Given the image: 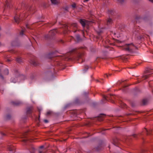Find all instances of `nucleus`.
Masks as SVG:
<instances>
[{
  "label": "nucleus",
  "instance_id": "4d7b16f0",
  "mask_svg": "<svg viewBox=\"0 0 153 153\" xmlns=\"http://www.w3.org/2000/svg\"><path fill=\"white\" fill-rule=\"evenodd\" d=\"M39 153H43V152L42 151H39Z\"/></svg>",
  "mask_w": 153,
  "mask_h": 153
},
{
  "label": "nucleus",
  "instance_id": "5fc2aeb1",
  "mask_svg": "<svg viewBox=\"0 0 153 153\" xmlns=\"http://www.w3.org/2000/svg\"><path fill=\"white\" fill-rule=\"evenodd\" d=\"M61 42H62V43H63L64 42V41L63 40H61Z\"/></svg>",
  "mask_w": 153,
  "mask_h": 153
},
{
  "label": "nucleus",
  "instance_id": "338daca9",
  "mask_svg": "<svg viewBox=\"0 0 153 153\" xmlns=\"http://www.w3.org/2000/svg\"><path fill=\"white\" fill-rule=\"evenodd\" d=\"M49 58H51V57H49Z\"/></svg>",
  "mask_w": 153,
  "mask_h": 153
},
{
  "label": "nucleus",
  "instance_id": "8fccbe9b",
  "mask_svg": "<svg viewBox=\"0 0 153 153\" xmlns=\"http://www.w3.org/2000/svg\"><path fill=\"white\" fill-rule=\"evenodd\" d=\"M26 27H27V28H30L29 27L28 25H26Z\"/></svg>",
  "mask_w": 153,
  "mask_h": 153
},
{
  "label": "nucleus",
  "instance_id": "9b49d317",
  "mask_svg": "<svg viewBox=\"0 0 153 153\" xmlns=\"http://www.w3.org/2000/svg\"><path fill=\"white\" fill-rule=\"evenodd\" d=\"M80 23L81 24L83 27H85L86 25V20L84 19H80L79 21Z\"/></svg>",
  "mask_w": 153,
  "mask_h": 153
},
{
  "label": "nucleus",
  "instance_id": "4c0bfd02",
  "mask_svg": "<svg viewBox=\"0 0 153 153\" xmlns=\"http://www.w3.org/2000/svg\"><path fill=\"white\" fill-rule=\"evenodd\" d=\"M0 77L2 79H4V77L0 73Z\"/></svg>",
  "mask_w": 153,
  "mask_h": 153
},
{
  "label": "nucleus",
  "instance_id": "c756f323",
  "mask_svg": "<svg viewBox=\"0 0 153 153\" xmlns=\"http://www.w3.org/2000/svg\"><path fill=\"white\" fill-rule=\"evenodd\" d=\"M103 29H100L99 30H98L97 31V32L99 34H100L101 33H102L103 31Z\"/></svg>",
  "mask_w": 153,
  "mask_h": 153
},
{
  "label": "nucleus",
  "instance_id": "20e7f679",
  "mask_svg": "<svg viewBox=\"0 0 153 153\" xmlns=\"http://www.w3.org/2000/svg\"><path fill=\"white\" fill-rule=\"evenodd\" d=\"M57 32L56 29L51 30L49 32L48 34L45 36V38L46 39H50L54 36Z\"/></svg>",
  "mask_w": 153,
  "mask_h": 153
},
{
  "label": "nucleus",
  "instance_id": "bb28decb",
  "mask_svg": "<svg viewBox=\"0 0 153 153\" xmlns=\"http://www.w3.org/2000/svg\"><path fill=\"white\" fill-rule=\"evenodd\" d=\"M35 77V76L34 74H32L31 75L30 77V79L31 80H32Z\"/></svg>",
  "mask_w": 153,
  "mask_h": 153
},
{
  "label": "nucleus",
  "instance_id": "473e14b6",
  "mask_svg": "<svg viewBox=\"0 0 153 153\" xmlns=\"http://www.w3.org/2000/svg\"><path fill=\"white\" fill-rule=\"evenodd\" d=\"M11 117L10 115V114H7L6 116V118L7 119H9Z\"/></svg>",
  "mask_w": 153,
  "mask_h": 153
},
{
  "label": "nucleus",
  "instance_id": "e2e57ef3",
  "mask_svg": "<svg viewBox=\"0 0 153 153\" xmlns=\"http://www.w3.org/2000/svg\"><path fill=\"white\" fill-rule=\"evenodd\" d=\"M71 37L72 38V39H73L74 38L73 36H71Z\"/></svg>",
  "mask_w": 153,
  "mask_h": 153
},
{
  "label": "nucleus",
  "instance_id": "423d86ee",
  "mask_svg": "<svg viewBox=\"0 0 153 153\" xmlns=\"http://www.w3.org/2000/svg\"><path fill=\"white\" fill-rule=\"evenodd\" d=\"M23 17V16H22L21 18ZM14 20L15 22L17 24H19L20 22L22 20V19L20 18V16H19L17 14H16L14 17Z\"/></svg>",
  "mask_w": 153,
  "mask_h": 153
},
{
  "label": "nucleus",
  "instance_id": "ea45409f",
  "mask_svg": "<svg viewBox=\"0 0 153 153\" xmlns=\"http://www.w3.org/2000/svg\"><path fill=\"white\" fill-rule=\"evenodd\" d=\"M145 130L147 132V134H148L149 133H150V131L148 132L146 129H145Z\"/></svg>",
  "mask_w": 153,
  "mask_h": 153
},
{
  "label": "nucleus",
  "instance_id": "3c124183",
  "mask_svg": "<svg viewBox=\"0 0 153 153\" xmlns=\"http://www.w3.org/2000/svg\"><path fill=\"white\" fill-rule=\"evenodd\" d=\"M97 81L98 82H101V83H102V81H101V80H97Z\"/></svg>",
  "mask_w": 153,
  "mask_h": 153
},
{
  "label": "nucleus",
  "instance_id": "6ab92c4d",
  "mask_svg": "<svg viewBox=\"0 0 153 153\" xmlns=\"http://www.w3.org/2000/svg\"><path fill=\"white\" fill-rule=\"evenodd\" d=\"M94 23V22L92 21H89V20H87V25H91V24L92 23ZM88 29V27L87 26V30Z\"/></svg>",
  "mask_w": 153,
  "mask_h": 153
},
{
  "label": "nucleus",
  "instance_id": "c85d7f7f",
  "mask_svg": "<svg viewBox=\"0 0 153 153\" xmlns=\"http://www.w3.org/2000/svg\"><path fill=\"white\" fill-rule=\"evenodd\" d=\"M147 102V100L146 99H143L142 101V102L143 105H145L146 104Z\"/></svg>",
  "mask_w": 153,
  "mask_h": 153
},
{
  "label": "nucleus",
  "instance_id": "4468645a",
  "mask_svg": "<svg viewBox=\"0 0 153 153\" xmlns=\"http://www.w3.org/2000/svg\"><path fill=\"white\" fill-rule=\"evenodd\" d=\"M13 105H19L22 104V102L19 101H13L12 102Z\"/></svg>",
  "mask_w": 153,
  "mask_h": 153
},
{
  "label": "nucleus",
  "instance_id": "1a4fd4ad",
  "mask_svg": "<svg viewBox=\"0 0 153 153\" xmlns=\"http://www.w3.org/2000/svg\"><path fill=\"white\" fill-rule=\"evenodd\" d=\"M5 8H4V10L6 9V7L7 8H10L11 7L10 4V0H6L5 3L4 4Z\"/></svg>",
  "mask_w": 153,
  "mask_h": 153
},
{
  "label": "nucleus",
  "instance_id": "cd10ccee",
  "mask_svg": "<svg viewBox=\"0 0 153 153\" xmlns=\"http://www.w3.org/2000/svg\"><path fill=\"white\" fill-rule=\"evenodd\" d=\"M108 12L109 14H110L111 15H113V14H114V11L112 10H108Z\"/></svg>",
  "mask_w": 153,
  "mask_h": 153
},
{
  "label": "nucleus",
  "instance_id": "a211bd4d",
  "mask_svg": "<svg viewBox=\"0 0 153 153\" xmlns=\"http://www.w3.org/2000/svg\"><path fill=\"white\" fill-rule=\"evenodd\" d=\"M51 2L52 4H56L59 3V0H51Z\"/></svg>",
  "mask_w": 153,
  "mask_h": 153
},
{
  "label": "nucleus",
  "instance_id": "13d9d810",
  "mask_svg": "<svg viewBox=\"0 0 153 153\" xmlns=\"http://www.w3.org/2000/svg\"><path fill=\"white\" fill-rule=\"evenodd\" d=\"M133 136H134V137H135V136H136V135L135 134H134V135H133Z\"/></svg>",
  "mask_w": 153,
  "mask_h": 153
},
{
  "label": "nucleus",
  "instance_id": "bf43d9fd",
  "mask_svg": "<svg viewBox=\"0 0 153 153\" xmlns=\"http://www.w3.org/2000/svg\"><path fill=\"white\" fill-rule=\"evenodd\" d=\"M27 16V14H26V15H25H25H24V16H25L26 17V16Z\"/></svg>",
  "mask_w": 153,
  "mask_h": 153
},
{
  "label": "nucleus",
  "instance_id": "0eeeda50",
  "mask_svg": "<svg viewBox=\"0 0 153 153\" xmlns=\"http://www.w3.org/2000/svg\"><path fill=\"white\" fill-rule=\"evenodd\" d=\"M71 29H73V31L74 33H75L77 31L78 28L77 27V25L76 23H74L71 24V27H70Z\"/></svg>",
  "mask_w": 153,
  "mask_h": 153
},
{
  "label": "nucleus",
  "instance_id": "79ce46f5",
  "mask_svg": "<svg viewBox=\"0 0 153 153\" xmlns=\"http://www.w3.org/2000/svg\"><path fill=\"white\" fill-rule=\"evenodd\" d=\"M109 129H104L102 128L101 129V130L102 131H104L105 130H109Z\"/></svg>",
  "mask_w": 153,
  "mask_h": 153
},
{
  "label": "nucleus",
  "instance_id": "dca6fc26",
  "mask_svg": "<svg viewBox=\"0 0 153 153\" xmlns=\"http://www.w3.org/2000/svg\"><path fill=\"white\" fill-rule=\"evenodd\" d=\"M32 108H27V113L28 115L30 114L32 112Z\"/></svg>",
  "mask_w": 153,
  "mask_h": 153
},
{
  "label": "nucleus",
  "instance_id": "f03ea898",
  "mask_svg": "<svg viewBox=\"0 0 153 153\" xmlns=\"http://www.w3.org/2000/svg\"><path fill=\"white\" fill-rule=\"evenodd\" d=\"M139 27L138 26H135L134 27L132 32L133 35L135 37H137L138 39L140 40L143 38V36L140 34L139 32Z\"/></svg>",
  "mask_w": 153,
  "mask_h": 153
},
{
  "label": "nucleus",
  "instance_id": "6e6d98bb",
  "mask_svg": "<svg viewBox=\"0 0 153 153\" xmlns=\"http://www.w3.org/2000/svg\"><path fill=\"white\" fill-rule=\"evenodd\" d=\"M43 146H42L40 147V148H43Z\"/></svg>",
  "mask_w": 153,
  "mask_h": 153
},
{
  "label": "nucleus",
  "instance_id": "864d4df0",
  "mask_svg": "<svg viewBox=\"0 0 153 153\" xmlns=\"http://www.w3.org/2000/svg\"><path fill=\"white\" fill-rule=\"evenodd\" d=\"M149 0L153 3V0Z\"/></svg>",
  "mask_w": 153,
  "mask_h": 153
},
{
  "label": "nucleus",
  "instance_id": "f704fd0d",
  "mask_svg": "<svg viewBox=\"0 0 153 153\" xmlns=\"http://www.w3.org/2000/svg\"><path fill=\"white\" fill-rule=\"evenodd\" d=\"M52 113V112L51 111H48L46 113V115H50Z\"/></svg>",
  "mask_w": 153,
  "mask_h": 153
},
{
  "label": "nucleus",
  "instance_id": "49530a36",
  "mask_svg": "<svg viewBox=\"0 0 153 153\" xmlns=\"http://www.w3.org/2000/svg\"><path fill=\"white\" fill-rule=\"evenodd\" d=\"M22 138H25L26 137V135L25 134H24L23 136L21 137Z\"/></svg>",
  "mask_w": 153,
  "mask_h": 153
},
{
  "label": "nucleus",
  "instance_id": "f8f14e48",
  "mask_svg": "<svg viewBox=\"0 0 153 153\" xmlns=\"http://www.w3.org/2000/svg\"><path fill=\"white\" fill-rule=\"evenodd\" d=\"M112 97H113V96L111 94H110L108 96H104L103 97L104 99L105 100H107L108 99L109 100H111L112 99Z\"/></svg>",
  "mask_w": 153,
  "mask_h": 153
},
{
  "label": "nucleus",
  "instance_id": "b1692460",
  "mask_svg": "<svg viewBox=\"0 0 153 153\" xmlns=\"http://www.w3.org/2000/svg\"><path fill=\"white\" fill-rule=\"evenodd\" d=\"M16 61L17 62L19 63H20L22 62V60L21 58L19 57H18L16 59Z\"/></svg>",
  "mask_w": 153,
  "mask_h": 153
},
{
  "label": "nucleus",
  "instance_id": "412c9836",
  "mask_svg": "<svg viewBox=\"0 0 153 153\" xmlns=\"http://www.w3.org/2000/svg\"><path fill=\"white\" fill-rule=\"evenodd\" d=\"M17 80V79L16 78H12L10 79V81L11 82H13L14 83H16Z\"/></svg>",
  "mask_w": 153,
  "mask_h": 153
},
{
  "label": "nucleus",
  "instance_id": "7c9ffc66",
  "mask_svg": "<svg viewBox=\"0 0 153 153\" xmlns=\"http://www.w3.org/2000/svg\"><path fill=\"white\" fill-rule=\"evenodd\" d=\"M117 143V140L115 139L114 140L113 144L114 145L116 146Z\"/></svg>",
  "mask_w": 153,
  "mask_h": 153
},
{
  "label": "nucleus",
  "instance_id": "774afa93",
  "mask_svg": "<svg viewBox=\"0 0 153 153\" xmlns=\"http://www.w3.org/2000/svg\"><path fill=\"white\" fill-rule=\"evenodd\" d=\"M102 134H104V133L103 132H102Z\"/></svg>",
  "mask_w": 153,
  "mask_h": 153
},
{
  "label": "nucleus",
  "instance_id": "2f4dec72",
  "mask_svg": "<svg viewBox=\"0 0 153 153\" xmlns=\"http://www.w3.org/2000/svg\"><path fill=\"white\" fill-rule=\"evenodd\" d=\"M125 0H118V2L121 4H122L124 2Z\"/></svg>",
  "mask_w": 153,
  "mask_h": 153
},
{
  "label": "nucleus",
  "instance_id": "6e6552de",
  "mask_svg": "<svg viewBox=\"0 0 153 153\" xmlns=\"http://www.w3.org/2000/svg\"><path fill=\"white\" fill-rule=\"evenodd\" d=\"M68 26L66 24H62L61 25V28H62L63 29L64 33H67L68 30Z\"/></svg>",
  "mask_w": 153,
  "mask_h": 153
},
{
  "label": "nucleus",
  "instance_id": "f3484780",
  "mask_svg": "<svg viewBox=\"0 0 153 153\" xmlns=\"http://www.w3.org/2000/svg\"><path fill=\"white\" fill-rule=\"evenodd\" d=\"M76 40L78 42H79L81 40V39L80 38V36L79 35H77L76 36Z\"/></svg>",
  "mask_w": 153,
  "mask_h": 153
},
{
  "label": "nucleus",
  "instance_id": "5701e85b",
  "mask_svg": "<svg viewBox=\"0 0 153 153\" xmlns=\"http://www.w3.org/2000/svg\"><path fill=\"white\" fill-rule=\"evenodd\" d=\"M95 120L96 121H100L102 120V118L100 117H96L95 118Z\"/></svg>",
  "mask_w": 153,
  "mask_h": 153
},
{
  "label": "nucleus",
  "instance_id": "a878e982",
  "mask_svg": "<svg viewBox=\"0 0 153 153\" xmlns=\"http://www.w3.org/2000/svg\"><path fill=\"white\" fill-rule=\"evenodd\" d=\"M55 23H48V27H51L53 25L55 24Z\"/></svg>",
  "mask_w": 153,
  "mask_h": 153
},
{
  "label": "nucleus",
  "instance_id": "aec40b11",
  "mask_svg": "<svg viewBox=\"0 0 153 153\" xmlns=\"http://www.w3.org/2000/svg\"><path fill=\"white\" fill-rule=\"evenodd\" d=\"M112 22V19L109 18V19L107 21V25H109L110 24H111Z\"/></svg>",
  "mask_w": 153,
  "mask_h": 153
},
{
  "label": "nucleus",
  "instance_id": "58836bf2",
  "mask_svg": "<svg viewBox=\"0 0 153 153\" xmlns=\"http://www.w3.org/2000/svg\"><path fill=\"white\" fill-rule=\"evenodd\" d=\"M27 141V139H23L22 140V141L24 142H26Z\"/></svg>",
  "mask_w": 153,
  "mask_h": 153
},
{
  "label": "nucleus",
  "instance_id": "e433bc0d",
  "mask_svg": "<svg viewBox=\"0 0 153 153\" xmlns=\"http://www.w3.org/2000/svg\"><path fill=\"white\" fill-rule=\"evenodd\" d=\"M82 33V34L83 36L84 37H85V34H84V32L83 30H81V31Z\"/></svg>",
  "mask_w": 153,
  "mask_h": 153
},
{
  "label": "nucleus",
  "instance_id": "0e129e2a",
  "mask_svg": "<svg viewBox=\"0 0 153 153\" xmlns=\"http://www.w3.org/2000/svg\"><path fill=\"white\" fill-rule=\"evenodd\" d=\"M88 68L87 67V68H86L87 70V69Z\"/></svg>",
  "mask_w": 153,
  "mask_h": 153
},
{
  "label": "nucleus",
  "instance_id": "4be33fe9",
  "mask_svg": "<svg viewBox=\"0 0 153 153\" xmlns=\"http://www.w3.org/2000/svg\"><path fill=\"white\" fill-rule=\"evenodd\" d=\"M4 75H8L9 73L8 70L7 69H5L4 70Z\"/></svg>",
  "mask_w": 153,
  "mask_h": 153
},
{
  "label": "nucleus",
  "instance_id": "7ed1b4c3",
  "mask_svg": "<svg viewBox=\"0 0 153 153\" xmlns=\"http://www.w3.org/2000/svg\"><path fill=\"white\" fill-rule=\"evenodd\" d=\"M135 47L132 43H131L126 44L123 46V48L126 51L131 52L132 50L134 49Z\"/></svg>",
  "mask_w": 153,
  "mask_h": 153
},
{
  "label": "nucleus",
  "instance_id": "09e8293b",
  "mask_svg": "<svg viewBox=\"0 0 153 153\" xmlns=\"http://www.w3.org/2000/svg\"><path fill=\"white\" fill-rule=\"evenodd\" d=\"M1 134L3 135H4V136L5 135V134L4 133H1Z\"/></svg>",
  "mask_w": 153,
  "mask_h": 153
},
{
  "label": "nucleus",
  "instance_id": "c03bdc74",
  "mask_svg": "<svg viewBox=\"0 0 153 153\" xmlns=\"http://www.w3.org/2000/svg\"><path fill=\"white\" fill-rule=\"evenodd\" d=\"M21 77H23L24 78H25L26 77L24 75H22L21 76Z\"/></svg>",
  "mask_w": 153,
  "mask_h": 153
},
{
  "label": "nucleus",
  "instance_id": "603ef678",
  "mask_svg": "<svg viewBox=\"0 0 153 153\" xmlns=\"http://www.w3.org/2000/svg\"><path fill=\"white\" fill-rule=\"evenodd\" d=\"M7 61L8 62H10V60L9 59H7Z\"/></svg>",
  "mask_w": 153,
  "mask_h": 153
},
{
  "label": "nucleus",
  "instance_id": "9d476101",
  "mask_svg": "<svg viewBox=\"0 0 153 153\" xmlns=\"http://www.w3.org/2000/svg\"><path fill=\"white\" fill-rule=\"evenodd\" d=\"M30 63L34 66L38 65L39 64L37 61L35 59H31L30 61Z\"/></svg>",
  "mask_w": 153,
  "mask_h": 153
},
{
  "label": "nucleus",
  "instance_id": "ddd939ff",
  "mask_svg": "<svg viewBox=\"0 0 153 153\" xmlns=\"http://www.w3.org/2000/svg\"><path fill=\"white\" fill-rule=\"evenodd\" d=\"M29 150L30 153H34L35 151V149L33 146L32 145H31L30 146Z\"/></svg>",
  "mask_w": 153,
  "mask_h": 153
},
{
  "label": "nucleus",
  "instance_id": "a19ab883",
  "mask_svg": "<svg viewBox=\"0 0 153 153\" xmlns=\"http://www.w3.org/2000/svg\"><path fill=\"white\" fill-rule=\"evenodd\" d=\"M44 122L45 123H47L48 122V120H44Z\"/></svg>",
  "mask_w": 153,
  "mask_h": 153
},
{
  "label": "nucleus",
  "instance_id": "f257e3e1",
  "mask_svg": "<svg viewBox=\"0 0 153 153\" xmlns=\"http://www.w3.org/2000/svg\"><path fill=\"white\" fill-rule=\"evenodd\" d=\"M86 50L85 47H81L79 48H74L65 55L59 56L58 58L67 61L72 59L79 60L82 62L85 61L83 56Z\"/></svg>",
  "mask_w": 153,
  "mask_h": 153
},
{
  "label": "nucleus",
  "instance_id": "680f3d73",
  "mask_svg": "<svg viewBox=\"0 0 153 153\" xmlns=\"http://www.w3.org/2000/svg\"><path fill=\"white\" fill-rule=\"evenodd\" d=\"M85 1H86V0H84V2H85Z\"/></svg>",
  "mask_w": 153,
  "mask_h": 153
},
{
  "label": "nucleus",
  "instance_id": "69168bd1",
  "mask_svg": "<svg viewBox=\"0 0 153 153\" xmlns=\"http://www.w3.org/2000/svg\"><path fill=\"white\" fill-rule=\"evenodd\" d=\"M83 71H85V70H83Z\"/></svg>",
  "mask_w": 153,
  "mask_h": 153
},
{
  "label": "nucleus",
  "instance_id": "de8ad7c7",
  "mask_svg": "<svg viewBox=\"0 0 153 153\" xmlns=\"http://www.w3.org/2000/svg\"><path fill=\"white\" fill-rule=\"evenodd\" d=\"M127 86L126 85H123V88H125Z\"/></svg>",
  "mask_w": 153,
  "mask_h": 153
},
{
  "label": "nucleus",
  "instance_id": "37998d69",
  "mask_svg": "<svg viewBox=\"0 0 153 153\" xmlns=\"http://www.w3.org/2000/svg\"><path fill=\"white\" fill-rule=\"evenodd\" d=\"M38 110L39 111V112H40V111H41V110H42V109L41 108H38Z\"/></svg>",
  "mask_w": 153,
  "mask_h": 153
},
{
  "label": "nucleus",
  "instance_id": "39448f33",
  "mask_svg": "<svg viewBox=\"0 0 153 153\" xmlns=\"http://www.w3.org/2000/svg\"><path fill=\"white\" fill-rule=\"evenodd\" d=\"M21 9H24L28 11H30L32 8L30 5L27 4L25 2H22L21 4Z\"/></svg>",
  "mask_w": 153,
  "mask_h": 153
},
{
  "label": "nucleus",
  "instance_id": "72a5a7b5",
  "mask_svg": "<svg viewBox=\"0 0 153 153\" xmlns=\"http://www.w3.org/2000/svg\"><path fill=\"white\" fill-rule=\"evenodd\" d=\"M71 6L73 8H74L76 7V4L74 3L71 5Z\"/></svg>",
  "mask_w": 153,
  "mask_h": 153
},
{
  "label": "nucleus",
  "instance_id": "393cba45",
  "mask_svg": "<svg viewBox=\"0 0 153 153\" xmlns=\"http://www.w3.org/2000/svg\"><path fill=\"white\" fill-rule=\"evenodd\" d=\"M25 32V29H22V30L20 33V35L22 36L24 34V33Z\"/></svg>",
  "mask_w": 153,
  "mask_h": 153
},
{
  "label": "nucleus",
  "instance_id": "a18cd8bd",
  "mask_svg": "<svg viewBox=\"0 0 153 153\" xmlns=\"http://www.w3.org/2000/svg\"><path fill=\"white\" fill-rule=\"evenodd\" d=\"M104 77H108V75L107 74H105L104 75Z\"/></svg>",
  "mask_w": 153,
  "mask_h": 153
},
{
  "label": "nucleus",
  "instance_id": "c9c22d12",
  "mask_svg": "<svg viewBox=\"0 0 153 153\" xmlns=\"http://www.w3.org/2000/svg\"><path fill=\"white\" fill-rule=\"evenodd\" d=\"M148 77L147 75H145L143 76V78H144V79H146L148 78Z\"/></svg>",
  "mask_w": 153,
  "mask_h": 153
},
{
  "label": "nucleus",
  "instance_id": "2eb2a0df",
  "mask_svg": "<svg viewBox=\"0 0 153 153\" xmlns=\"http://www.w3.org/2000/svg\"><path fill=\"white\" fill-rule=\"evenodd\" d=\"M8 149L10 151L14 152L15 148L13 146H9L8 147Z\"/></svg>",
  "mask_w": 153,
  "mask_h": 153
},
{
  "label": "nucleus",
  "instance_id": "052dcab7",
  "mask_svg": "<svg viewBox=\"0 0 153 153\" xmlns=\"http://www.w3.org/2000/svg\"><path fill=\"white\" fill-rule=\"evenodd\" d=\"M87 121H88L87 120V124H86L87 126V125H88V123H87Z\"/></svg>",
  "mask_w": 153,
  "mask_h": 153
}]
</instances>
